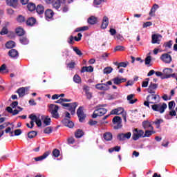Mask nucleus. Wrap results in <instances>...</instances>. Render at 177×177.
I'll return each instance as SVG.
<instances>
[{
	"label": "nucleus",
	"instance_id": "1",
	"mask_svg": "<svg viewBox=\"0 0 177 177\" xmlns=\"http://www.w3.org/2000/svg\"><path fill=\"white\" fill-rule=\"evenodd\" d=\"M160 102V95L151 93L147 97V101L144 102V106L150 109V104H156Z\"/></svg>",
	"mask_w": 177,
	"mask_h": 177
},
{
	"label": "nucleus",
	"instance_id": "2",
	"mask_svg": "<svg viewBox=\"0 0 177 177\" xmlns=\"http://www.w3.org/2000/svg\"><path fill=\"white\" fill-rule=\"evenodd\" d=\"M55 103L62 104V106L64 107H68V110L71 111L72 115L75 114V109H77V106H78L77 102L69 104L63 103V98H60L59 100L55 101Z\"/></svg>",
	"mask_w": 177,
	"mask_h": 177
},
{
	"label": "nucleus",
	"instance_id": "3",
	"mask_svg": "<svg viewBox=\"0 0 177 177\" xmlns=\"http://www.w3.org/2000/svg\"><path fill=\"white\" fill-rule=\"evenodd\" d=\"M29 118L31 119V121H30L31 127H30V124L27 123L26 127L28 128H30V129H32V128H34V122H36V125H37V127H41L42 125V122L41 121V118H39V115L37 116L35 114H31L29 115Z\"/></svg>",
	"mask_w": 177,
	"mask_h": 177
},
{
	"label": "nucleus",
	"instance_id": "4",
	"mask_svg": "<svg viewBox=\"0 0 177 177\" xmlns=\"http://www.w3.org/2000/svg\"><path fill=\"white\" fill-rule=\"evenodd\" d=\"M107 113V109L103 108L102 106L96 107V109L94 111L92 117L93 118H97V117H102Z\"/></svg>",
	"mask_w": 177,
	"mask_h": 177
},
{
	"label": "nucleus",
	"instance_id": "5",
	"mask_svg": "<svg viewBox=\"0 0 177 177\" xmlns=\"http://www.w3.org/2000/svg\"><path fill=\"white\" fill-rule=\"evenodd\" d=\"M151 109L153 111H158L162 114L165 111V109H167V104H153L151 105Z\"/></svg>",
	"mask_w": 177,
	"mask_h": 177
},
{
	"label": "nucleus",
	"instance_id": "6",
	"mask_svg": "<svg viewBox=\"0 0 177 177\" xmlns=\"http://www.w3.org/2000/svg\"><path fill=\"white\" fill-rule=\"evenodd\" d=\"M110 114L111 115H120V114H122L125 122H127V112L124 111L123 108L119 107L115 109H113Z\"/></svg>",
	"mask_w": 177,
	"mask_h": 177
},
{
	"label": "nucleus",
	"instance_id": "7",
	"mask_svg": "<svg viewBox=\"0 0 177 177\" xmlns=\"http://www.w3.org/2000/svg\"><path fill=\"white\" fill-rule=\"evenodd\" d=\"M109 85H113V82L111 81H108L106 84H97L95 85V88L99 91H109V89H110Z\"/></svg>",
	"mask_w": 177,
	"mask_h": 177
},
{
	"label": "nucleus",
	"instance_id": "8",
	"mask_svg": "<svg viewBox=\"0 0 177 177\" xmlns=\"http://www.w3.org/2000/svg\"><path fill=\"white\" fill-rule=\"evenodd\" d=\"M121 122H122V120L121 119V117L115 116L113 119L114 129H120V128L122 127V124H121Z\"/></svg>",
	"mask_w": 177,
	"mask_h": 177
},
{
	"label": "nucleus",
	"instance_id": "9",
	"mask_svg": "<svg viewBox=\"0 0 177 177\" xmlns=\"http://www.w3.org/2000/svg\"><path fill=\"white\" fill-rule=\"evenodd\" d=\"M145 135V131L143 130H138V129H135L133 131V140H138L139 138H143Z\"/></svg>",
	"mask_w": 177,
	"mask_h": 177
},
{
	"label": "nucleus",
	"instance_id": "10",
	"mask_svg": "<svg viewBox=\"0 0 177 177\" xmlns=\"http://www.w3.org/2000/svg\"><path fill=\"white\" fill-rule=\"evenodd\" d=\"M50 109L51 110L50 113L53 118H59V106L55 104H50Z\"/></svg>",
	"mask_w": 177,
	"mask_h": 177
},
{
	"label": "nucleus",
	"instance_id": "11",
	"mask_svg": "<svg viewBox=\"0 0 177 177\" xmlns=\"http://www.w3.org/2000/svg\"><path fill=\"white\" fill-rule=\"evenodd\" d=\"M131 136H132L131 132H127L126 133H121L118 135V139L120 142H124V140H127V139H131Z\"/></svg>",
	"mask_w": 177,
	"mask_h": 177
},
{
	"label": "nucleus",
	"instance_id": "12",
	"mask_svg": "<svg viewBox=\"0 0 177 177\" xmlns=\"http://www.w3.org/2000/svg\"><path fill=\"white\" fill-rule=\"evenodd\" d=\"M77 116L79 117V121L80 122H84V120H85L86 115L84 114V108L82 106H80L77 111Z\"/></svg>",
	"mask_w": 177,
	"mask_h": 177
},
{
	"label": "nucleus",
	"instance_id": "13",
	"mask_svg": "<svg viewBox=\"0 0 177 177\" xmlns=\"http://www.w3.org/2000/svg\"><path fill=\"white\" fill-rule=\"evenodd\" d=\"M160 59L164 62V63L169 64L171 62H172V57L167 53L162 55Z\"/></svg>",
	"mask_w": 177,
	"mask_h": 177
},
{
	"label": "nucleus",
	"instance_id": "14",
	"mask_svg": "<svg viewBox=\"0 0 177 177\" xmlns=\"http://www.w3.org/2000/svg\"><path fill=\"white\" fill-rule=\"evenodd\" d=\"M172 68H166L163 70V74H165V78H171V77H174V75H175V74L171 75L172 74Z\"/></svg>",
	"mask_w": 177,
	"mask_h": 177
},
{
	"label": "nucleus",
	"instance_id": "15",
	"mask_svg": "<svg viewBox=\"0 0 177 177\" xmlns=\"http://www.w3.org/2000/svg\"><path fill=\"white\" fill-rule=\"evenodd\" d=\"M111 81L113 82V84H115V85H120V84H122V82H127V79L116 77L112 79Z\"/></svg>",
	"mask_w": 177,
	"mask_h": 177
},
{
	"label": "nucleus",
	"instance_id": "16",
	"mask_svg": "<svg viewBox=\"0 0 177 177\" xmlns=\"http://www.w3.org/2000/svg\"><path fill=\"white\" fill-rule=\"evenodd\" d=\"M162 38V36L161 35L155 34L152 35V44H160V41H161V39Z\"/></svg>",
	"mask_w": 177,
	"mask_h": 177
},
{
	"label": "nucleus",
	"instance_id": "17",
	"mask_svg": "<svg viewBox=\"0 0 177 177\" xmlns=\"http://www.w3.org/2000/svg\"><path fill=\"white\" fill-rule=\"evenodd\" d=\"M8 56L12 59H17L19 57V52L16 49H11L8 52Z\"/></svg>",
	"mask_w": 177,
	"mask_h": 177
},
{
	"label": "nucleus",
	"instance_id": "18",
	"mask_svg": "<svg viewBox=\"0 0 177 177\" xmlns=\"http://www.w3.org/2000/svg\"><path fill=\"white\" fill-rule=\"evenodd\" d=\"M158 87V85L157 84L151 83L147 88V91L149 93H156L155 89H156Z\"/></svg>",
	"mask_w": 177,
	"mask_h": 177
},
{
	"label": "nucleus",
	"instance_id": "19",
	"mask_svg": "<svg viewBox=\"0 0 177 177\" xmlns=\"http://www.w3.org/2000/svg\"><path fill=\"white\" fill-rule=\"evenodd\" d=\"M49 154H50V151H47L42 156L34 158V160L36 161H42L43 160H45Z\"/></svg>",
	"mask_w": 177,
	"mask_h": 177
},
{
	"label": "nucleus",
	"instance_id": "20",
	"mask_svg": "<svg viewBox=\"0 0 177 177\" xmlns=\"http://www.w3.org/2000/svg\"><path fill=\"white\" fill-rule=\"evenodd\" d=\"M6 2L8 6H11L12 8H17V5H19L17 0H6Z\"/></svg>",
	"mask_w": 177,
	"mask_h": 177
},
{
	"label": "nucleus",
	"instance_id": "21",
	"mask_svg": "<svg viewBox=\"0 0 177 177\" xmlns=\"http://www.w3.org/2000/svg\"><path fill=\"white\" fill-rule=\"evenodd\" d=\"M142 127L144 129H154V127H153L151 123L148 120H145L142 122Z\"/></svg>",
	"mask_w": 177,
	"mask_h": 177
},
{
	"label": "nucleus",
	"instance_id": "22",
	"mask_svg": "<svg viewBox=\"0 0 177 177\" xmlns=\"http://www.w3.org/2000/svg\"><path fill=\"white\" fill-rule=\"evenodd\" d=\"M54 15H55V12H53V10L50 9H48L45 12V16L46 19H52Z\"/></svg>",
	"mask_w": 177,
	"mask_h": 177
},
{
	"label": "nucleus",
	"instance_id": "23",
	"mask_svg": "<svg viewBox=\"0 0 177 177\" xmlns=\"http://www.w3.org/2000/svg\"><path fill=\"white\" fill-rule=\"evenodd\" d=\"M41 120H43L45 125H50V118H49V116L41 115Z\"/></svg>",
	"mask_w": 177,
	"mask_h": 177
},
{
	"label": "nucleus",
	"instance_id": "24",
	"mask_svg": "<svg viewBox=\"0 0 177 177\" xmlns=\"http://www.w3.org/2000/svg\"><path fill=\"white\" fill-rule=\"evenodd\" d=\"M134 96L135 95L133 94H130L127 96V100L130 104H133L138 102V99L133 100Z\"/></svg>",
	"mask_w": 177,
	"mask_h": 177
},
{
	"label": "nucleus",
	"instance_id": "25",
	"mask_svg": "<svg viewBox=\"0 0 177 177\" xmlns=\"http://www.w3.org/2000/svg\"><path fill=\"white\" fill-rule=\"evenodd\" d=\"M107 26H109V18L107 17H104L101 27L104 30L105 28H107Z\"/></svg>",
	"mask_w": 177,
	"mask_h": 177
},
{
	"label": "nucleus",
	"instance_id": "26",
	"mask_svg": "<svg viewBox=\"0 0 177 177\" xmlns=\"http://www.w3.org/2000/svg\"><path fill=\"white\" fill-rule=\"evenodd\" d=\"M158 8H160V6H158V4H154L151 8V11L149 12V16H155L156 10H157Z\"/></svg>",
	"mask_w": 177,
	"mask_h": 177
},
{
	"label": "nucleus",
	"instance_id": "27",
	"mask_svg": "<svg viewBox=\"0 0 177 177\" xmlns=\"http://www.w3.org/2000/svg\"><path fill=\"white\" fill-rule=\"evenodd\" d=\"M93 71V67H92V66H83L82 70H81V73H92Z\"/></svg>",
	"mask_w": 177,
	"mask_h": 177
},
{
	"label": "nucleus",
	"instance_id": "28",
	"mask_svg": "<svg viewBox=\"0 0 177 177\" xmlns=\"http://www.w3.org/2000/svg\"><path fill=\"white\" fill-rule=\"evenodd\" d=\"M153 133H156L154 129L145 130L143 138H149V136H151Z\"/></svg>",
	"mask_w": 177,
	"mask_h": 177
},
{
	"label": "nucleus",
	"instance_id": "29",
	"mask_svg": "<svg viewBox=\"0 0 177 177\" xmlns=\"http://www.w3.org/2000/svg\"><path fill=\"white\" fill-rule=\"evenodd\" d=\"M17 92L19 97H23V96H24V95H26V88H24V87L19 88Z\"/></svg>",
	"mask_w": 177,
	"mask_h": 177
},
{
	"label": "nucleus",
	"instance_id": "30",
	"mask_svg": "<svg viewBox=\"0 0 177 177\" xmlns=\"http://www.w3.org/2000/svg\"><path fill=\"white\" fill-rule=\"evenodd\" d=\"M104 138L107 141L110 142L113 139V134L110 132H106L104 134Z\"/></svg>",
	"mask_w": 177,
	"mask_h": 177
},
{
	"label": "nucleus",
	"instance_id": "31",
	"mask_svg": "<svg viewBox=\"0 0 177 177\" xmlns=\"http://www.w3.org/2000/svg\"><path fill=\"white\" fill-rule=\"evenodd\" d=\"M164 122V120L162 119H156L154 122H153V124H156V127L158 129L160 128L161 124Z\"/></svg>",
	"mask_w": 177,
	"mask_h": 177
},
{
	"label": "nucleus",
	"instance_id": "32",
	"mask_svg": "<svg viewBox=\"0 0 177 177\" xmlns=\"http://www.w3.org/2000/svg\"><path fill=\"white\" fill-rule=\"evenodd\" d=\"M53 8L54 9H56V10H58L60 8V1L59 0H54L52 3Z\"/></svg>",
	"mask_w": 177,
	"mask_h": 177
},
{
	"label": "nucleus",
	"instance_id": "33",
	"mask_svg": "<svg viewBox=\"0 0 177 177\" xmlns=\"http://www.w3.org/2000/svg\"><path fill=\"white\" fill-rule=\"evenodd\" d=\"M36 10L39 15H42L44 12H45V8H44V6L42 5H38Z\"/></svg>",
	"mask_w": 177,
	"mask_h": 177
},
{
	"label": "nucleus",
	"instance_id": "34",
	"mask_svg": "<svg viewBox=\"0 0 177 177\" xmlns=\"http://www.w3.org/2000/svg\"><path fill=\"white\" fill-rule=\"evenodd\" d=\"M88 23L89 24H96V23H97V18H96L95 17H90L88 19Z\"/></svg>",
	"mask_w": 177,
	"mask_h": 177
},
{
	"label": "nucleus",
	"instance_id": "35",
	"mask_svg": "<svg viewBox=\"0 0 177 177\" xmlns=\"http://www.w3.org/2000/svg\"><path fill=\"white\" fill-rule=\"evenodd\" d=\"M16 46V44L13 41H8L6 44V48L8 49H12V48H15Z\"/></svg>",
	"mask_w": 177,
	"mask_h": 177
},
{
	"label": "nucleus",
	"instance_id": "36",
	"mask_svg": "<svg viewBox=\"0 0 177 177\" xmlns=\"http://www.w3.org/2000/svg\"><path fill=\"white\" fill-rule=\"evenodd\" d=\"M37 22V20L34 17L28 19L26 24L28 26H33Z\"/></svg>",
	"mask_w": 177,
	"mask_h": 177
},
{
	"label": "nucleus",
	"instance_id": "37",
	"mask_svg": "<svg viewBox=\"0 0 177 177\" xmlns=\"http://www.w3.org/2000/svg\"><path fill=\"white\" fill-rule=\"evenodd\" d=\"M63 122L65 124V127H68V128H73V127H74V123L72 121L64 120Z\"/></svg>",
	"mask_w": 177,
	"mask_h": 177
},
{
	"label": "nucleus",
	"instance_id": "38",
	"mask_svg": "<svg viewBox=\"0 0 177 177\" xmlns=\"http://www.w3.org/2000/svg\"><path fill=\"white\" fill-rule=\"evenodd\" d=\"M16 33L17 35H19V37H21L22 35H24V30L22 28H17L16 29Z\"/></svg>",
	"mask_w": 177,
	"mask_h": 177
},
{
	"label": "nucleus",
	"instance_id": "39",
	"mask_svg": "<svg viewBox=\"0 0 177 177\" xmlns=\"http://www.w3.org/2000/svg\"><path fill=\"white\" fill-rule=\"evenodd\" d=\"M37 133H37V131H32L28 133V137L29 138V139H32V138H35V136L37 135Z\"/></svg>",
	"mask_w": 177,
	"mask_h": 177
},
{
	"label": "nucleus",
	"instance_id": "40",
	"mask_svg": "<svg viewBox=\"0 0 177 177\" xmlns=\"http://www.w3.org/2000/svg\"><path fill=\"white\" fill-rule=\"evenodd\" d=\"M28 9L30 12H34V10H35V4L33 3H29L28 4Z\"/></svg>",
	"mask_w": 177,
	"mask_h": 177
},
{
	"label": "nucleus",
	"instance_id": "41",
	"mask_svg": "<svg viewBox=\"0 0 177 177\" xmlns=\"http://www.w3.org/2000/svg\"><path fill=\"white\" fill-rule=\"evenodd\" d=\"M73 81L76 84H81V77L78 75H75L73 77Z\"/></svg>",
	"mask_w": 177,
	"mask_h": 177
},
{
	"label": "nucleus",
	"instance_id": "42",
	"mask_svg": "<svg viewBox=\"0 0 177 177\" xmlns=\"http://www.w3.org/2000/svg\"><path fill=\"white\" fill-rule=\"evenodd\" d=\"M75 135V137L77 138H82V136H84V131H82V130L79 129Z\"/></svg>",
	"mask_w": 177,
	"mask_h": 177
},
{
	"label": "nucleus",
	"instance_id": "43",
	"mask_svg": "<svg viewBox=\"0 0 177 177\" xmlns=\"http://www.w3.org/2000/svg\"><path fill=\"white\" fill-rule=\"evenodd\" d=\"M88 26H83V27H80V28H77L75 29V32H80V31H86V30H88Z\"/></svg>",
	"mask_w": 177,
	"mask_h": 177
},
{
	"label": "nucleus",
	"instance_id": "44",
	"mask_svg": "<svg viewBox=\"0 0 177 177\" xmlns=\"http://www.w3.org/2000/svg\"><path fill=\"white\" fill-rule=\"evenodd\" d=\"M106 1H107V0H94L93 1V6H97L99 5H101L102 3H103V2H106Z\"/></svg>",
	"mask_w": 177,
	"mask_h": 177
},
{
	"label": "nucleus",
	"instance_id": "45",
	"mask_svg": "<svg viewBox=\"0 0 177 177\" xmlns=\"http://www.w3.org/2000/svg\"><path fill=\"white\" fill-rule=\"evenodd\" d=\"M125 50V47L122 46H118L115 48V52H122Z\"/></svg>",
	"mask_w": 177,
	"mask_h": 177
},
{
	"label": "nucleus",
	"instance_id": "46",
	"mask_svg": "<svg viewBox=\"0 0 177 177\" xmlns=\"http://www.w3.org/2000/svg\"><path fill=\"white\" fill-rule=\"evenodd\" d=\"M53 157H55V158L59 157L60 156V151H59V149H54L53 151Z\"/></svg>",
	"mask_w": 177,
	"mask_h": 177
},
{
	"label": "nucleus",
	"instance_id": "47",
	"mask_svg": "<svg viewBox=\"0 0 177 177\" xmlns=\"http://www.w3.org/2000/svg\"><path fill=\"white\" fill-rule=\"evenodd\" d=\"M17 109H19V110L17 109H15L14 111L12 110V115H17L18 113H20V111H23V108L20 107V106H17Z\"/></svg>",
	"mask_w": 177,
	"mask_h": 177
},
{
	"label": "nucleus",
	"instance_id": "48",
	"mask_svg": "<svg viewBox=\"0 0 177 177\" xmlns=\"http://www.w3.org/2000/svg\"><path fill=\"white\" fill-rule=\"evenodd\" d=\"M113 71V68L108 66L104 69V74H110Z\"/></svg>",
	"mask_w": 177,
	"mask_h": 177
},
{
	"label": "nucleus",
	"instance_id": "49",
	"mask_svg": "<svg viewBox=\"0 0 177 177\" xmlns=\"http://www.w3.org/2000/svg\"><path fill=\"white\" fill-rule=\"evenodd\" d=\"M149 81H150V79L147 78L145 81L142 82V88H147L149 85Z\"/></svg>",
	"mask_w": 177,
	"mask_h": 177
},
{
	"label": "nucleus",
	"instance_id": "50",
	"mask_svg": "<svg viewBox=\"0 0 177 177\" xmlns=\"http://www.w3.org/2000/svg\"><path fill=\"white\" fill-rule=\"evenodd\" d=\"M20 41L21 44L23 45H27L28 44V39H27L26 37H21Z\"/></svg>",
	"mask_w": 177,
	"mask_h": 177
},
{
	"label": "nucleus",
	"instance_id": "51",
	"mask_svg": "<svg viewBox=\"0 0 177 177\" xmlns=\"http://www.w3.org/2000/svg\"><path fill=\"white\" fill-rule=\"evenodd\" d=\"M73 50L78 56H82V52H81V50H79L78 48L74 47Z\"/></svg>",
	"mask_w": 177,
	"mask_h": 177
},
{
	"label": "nucleus",
	"instance_id": "52",
	"mask_svg": "<svg viewBox=\"0 0 177 177\" xmlns=\"http://www.w3.org/2000/svg\"><path fill=\"white\" fill-rule=\"evenodd\" d=\"M17 20L19 23H24V21H26V19L24 17L19 15L17 18Z\"/></svg>",
	"mask_w": 177,
	"mask_h": 177
},
{
	"label": "nucleus",
	"instance_id": "53",
	"mask_svg": "<svg viewBox=\"0 0 177 177\" xmlns=\"http://www.w3.org/2000/svg\"><path fill=\"white\" fill-rule=\"evenodd\" d=\"M1 35H6V34H8V28L3 27L0 32Z\"/></svg>",
	"mask_w": 177,
	"mask_h": 177
},
{
	"label": "nucleus",
	"instance_id": "54",
	"mask_svg": "<svg viewBox=\"0 0 177 177\" xmlns=\"http://www.w3.org/2000/svg\"><path fill=\"white\" fill-rule=\"evenodd\" d=\"M44 132L45 133H52V127H46V129H44Z\"/></svg>",
	"mask_w": 177,
	"mask_h": 177
},
{
	"label": "nucleus",
	"instance_id": "55",
	"mask_svg": "<svg viewBox=\"0 0 177 177\" xmlns=\"http://www.w3.org/2000/svg\"><path fill=\"white\" fill-rule=\"evenodd\" d=\"M151 62V57L148 56L145 58V64L147 66L149 64H150Z\"/></svg>",
	"mask_w": 177,
	"mask_h": 177
},
{
	"label": "nucleus",
	"instance_id": "56",
	"mask_svg": "<svg viewBox=\"0 0 177 177\" xmlns=\"http://www.w3.org/2000/svg\"><path fill=\"white\" fill-rule=\"evenodd\" d=\"M175 101H171L169 102V109L172 110L174 107H175Z\"/></svg>",
	"mask_w": 177,
	"mask_h": 177
},
{
	"label": "nucleus",
	"instance_id": "57",
	"mask_svg": "<svg viewBox=\"0 0 177 177\" xmlns=\"http://www.w3.org/2000/svg\"><path fill=\"white\" fill-rule=\"evenodd\" d=\"M90 89L91 88L87 85H84L83 86V91L85 92V93H89Z\"/></svg>",
	"mask_w": 177,
	"mask_h": 177
},
{
	"label": "nucleus",
	"instance_id": "58",
	"mask_svg": "<svg viewBox=\"0 0 177 177\" xmlns=\"http://www.w3.org/2000/svg\"><path fill=\"white\" fill-rule=\"evenodd\" d=\"M19 104V102L17 101H15L13 102L11 104H10V107L12 109H16V107H17V105Z\"/></svg>",
	"mask_w": 177,
	"mask_h": 177
},
{
	"label": "nucleus",
	"instance_id": "59",
	"mask_svg": "<svg viewBox=\"0 0 177 177\" xmlns=\"http://www.w3.org/2000/svg\"><path fill=\"white\" fill-rule=\"evenodd\" d=\"M15 136H19V135H21V129H16L14 131Z\"/></svg>",
	"mask_w": 177,
	"mask_h": 177
},
{
	"label": "nucleus",
	"instance_id": "60",
	"mask_svg": "<svg viewBox=\"0 0 177 177\" xmlns=\"http://www.w3.org/2000/svg\"><path fill=\"white\" fill-rule=\"evenodd\" d=\"M77 37H74V38H75V41H81V38H82V34L78 33V34H77Z\"/></svg>",
	"mask_w": 177,
	"mask_h": 177
},
{
	"label": "nucleus",
	"instance_id": "61",
	"mask_svg": "<svg viewBox=\"0 0 177 177\" xmlns=\"http://www.w3.org/2000/svg\"><path fill=\"white\" fill-rule=\"evenodd\" d=\"M68 67H69V68H74V67H75V62H70L69 64H68Z\"/></svg>",
	"mask_w": 177,
	"mask_h": 177
},
{
	"label": "nucleus",
	"instance_id": "62",
	"mask_svg": "<svg viewBox=\"0 0 177 177\" xmlns=\"http://www.w3.org/2000/svg\"><path fill=\"white\" fill-rule=\"evenodd\" d=\"M109 32H110L111 35H115L117 34V30H115V29H114V28H111L109 30Z\"/></svg>",
	"mask_w": 177,
	"mask_h": 177
},
{
	"label": "nucleus",
	"instance_id": "63",
	"mask_svg": "<svg viewBox=\"0 0 177 177\" xmlns=\"http://www.w3.org/2000/svg\"><path fill=\"white\" fill-rule=\"evenodd\" d=\"M166 48H171L172 47V41H169L167 43L165 44Z\"/></svg>",
	"mask_w": 177,
	"mask_h": 177
},
{
	"label": "nucleus",
	"instance_id": "64",
	"mask_svg": "<svg viewBox=\"0 0 177 177\" xmlns=\"http://www.w3.org/2000/svg\"><path fill=\"white\" fill-rule=\"evenodd\" d=\"M127 66H128V64L127 63H125V62H120V63H119V68H120V67L125 68V67H127Z\"/></svg>",
	"mask_w": 177,
	"mask_h": 177
}]
</instances>
